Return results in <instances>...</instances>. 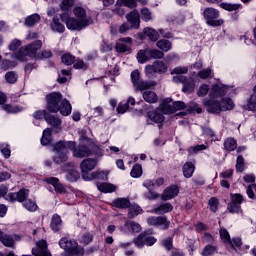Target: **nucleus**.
Returning <instances> with one entry per match:
<instances>
[{"label": "nucleus", "instance_id": "f257e3e1", "mask_svg": "<svg viewBox=\"0 0 256 256\" xmlns=\"http://www.w3.org/2000/svg\"><path fill=\"white\" fill-rule=\"evenodd\" d=\"M46 109L49 113H61L64 117L71 115V103L67 99H63V95L59 92H52L46 95Z\"/></svg>", "mask_w": 256, "mask_h": 256}, {"label": "nucleus", "instance_id": "f03ea898", "mask_svg": "<svg viewBox=\"0 0 256 256\" xmlns=\"http://www.w3.org/2000/svg\"><path fill=\"white\" fill-rule=\"evenodd\" d=\"M75 149L74 141H60L54 145L55 156L54 163L60 165L69 159V150Z\"/></svg>", "mask_w": 256, "mask_h": 256}, {"label": "nucleus", "instance_id": "7ed1b4c3", "mask_svg": "<svg viewBox=\"0 0 256 256\" xmlns=\"http://www.w3.org/2000/svg\"><path fill=\"white\" fill-rule=\"evenodd\" d=\"M42 47L43 42H41V40H35L34 42L21 47L18 53L14 55V58L18 59V61H24L25 57H32L33 59H37V56L39 55L37 54V51H39V49Z\"/></svg>", "mask_w": 256, "mask_h": 256}, {"label": "nucleus", "instance_id": "20e7f679", "mask_svg": "<svg viewBox=\"0 0 256 256\" xmlns=\"http://www.w3.org/2000/svg\"><path fill=\"white\" fill-rule=\"evenodd\" d=\"M98 160L93 158H86L80 163V169L82 173V179L84 181H91V179H97L101 177V172H93L89 176V172L93 171L97 167Z\"/></svg>", "mask_w": 256, "mask_h": 256}, {"label": "nucleus", "instance_id": "39448f33", "mask_svg": "<svg viewBox=\"0 0 256 256\" xmlns=\"http://www.w3.org/2000/svg\"><path fill=\"white\" fill-rule=\"evenodd\" d=\"M61 21L66 24L67 29L70 31H81V29H85V27H89L91 25V20H83L79 21L75 18H70L69 14L63 13L60 15Z\"/></svg>", "mask_w": 256, "mask_h": 256}, {"label": "nucleus", "instance_id": "423d86ee", "mask_svg": "<svg viewBox=\"0 0 256 256\" xmlns=\"http://www.w3.org/2000/svg\"><path fill=\"white\" fill-rule=\"evenodd\" d=\"M202 15L210 27H221L224 23L223 19H219L220 12L216 8L206 7Z\"/></svg>", "mask_w": 256, "mask_h": 256}, {"label": "nucleus", "instance_id": "0eeeda50", "mask_svg": "<svg viewBox=\"0 0 256 256\" xmlns=\"http://www.w3.org/2000/svg\"><path fill=\"white\" fill-rule=\"evenodd\" d=\"M133 243L136 247H153L157 243V238L153 236V229H148L138 235L137 238L134 239Z\"/></svg>", "mask_w": 256, "mask_h": 256}, {"label": "nucleus", "instance_id": "6e6552de", "mask_svg": "<svg viewBox=\"0 0 256 256\" xmlns=\"http://www.w3.org/2000/svg\"><path fill=\"white\" fill-rule=\"evenodd\" d=\"M59 247L70 255H77L79 253V243H77V240H69L67 237H63L59 241Z\"/></svg>", "mask_w": 256, "mask_h": 256}, {"label": "nucleus", "instance_id": "1a4fd4ad", "mask_svg": "<svg viewBox=\"0 0 256 256\" xmlns=\"http://www.w3.org/2000/svg\"><path fill=\"white\" fill-rule=\"evenodd\" d=\"M174 83H182L183 93H193L195 91V81L193 79H187V77L183 75H176L172 78Z\"/></svg>", "mask_w": 256, "mask_h": 256}, {"label": "nucleus", "instance_id": "9d476101", "mask_svg": "<svg viewBox=\"0 0 256 256\" xmlns=\"http://www.w3.org/2000/svg\"><path fill=\"white\" fill-rule=\"evenodd\" d=\"M133 47V38L124 37L120 38L115 45V50L117 53H129Z\"/></svg>", "mask_w": 256, "mask_h": 256}, {"label": "nucleus", "instance_id": "9b49d317", "mask_svg": "<svg viewBox=\"0 0 256 256\" xmlns=\"http://www.w3.org/2000/svg\"><path fill=\"white\" fill-rule=\"evenodd\" d=\"M27 197H29V190L22 188L18 192H10L7 194L6 201H11L12 203H15V201H18V203H25Z\"/></svg>", "mask_w": 256, "mask_h": 256}, {"label": "nucleus", "instance_id": "f8f14e48", "mask_svg": "<svg viewBox=\"0 0 256 256\" xmlns=\"http://www.w3.org/2000/svg\"><path fill=\"white\" fill-rule=\"evenodd\" d=\"M21 236L17 234H6L0 230V243L4 245V247H9L10 249H15V241H19Z\"/></svg>", "mask_w": 256, "mask_h": 256}, {"label": "nucleus", "instance_id": "ddd939ff", "mask_svg": "<svg viewBox=\"0 0 256 256\" xmlns=\"http://www.w3.org/2000/svg\"><path fill=\"white\" fill-rule=\"evenodd\" d=\"M202 104L204 105V107H206V110L208 111V113H215L216 115H219V113H222L223 111L221 102L217 100H211V99L205 98L202 101Z\"/></svg>", "mask_w": 256, "mask_h": 256}, {"label": "nucleus", "instance_id": "4468645a", "mask_svg": "<svg viewBox=\"0 0 256 256\" xmlns=\"http://www.w3.org/2000/svg\"><path fill=\"white\" fill-rule=\"evenodd\" d=\"M73 153V157H76L77 159H83L85 157H89L93 155V152L91 149L85 145H79L77 147V144L74 142V149H70Z\"/></svg>", "mask_w": 256, "mask_h": 256}, {"label": "nucleus", "instance_id": "2eb2a0df", "mask_svg": "<svg viewBox=\"0 0 256 256\" xmlns=\"http://www.w3.org/2000/svg\"><path fill=\"white\" fill-rule=\"evenodd\" d=\"M32 255L35 256H51V253L47 250V241L40 240L36 243V247L32 249Z\"/></svg>", "mask_w": 256, "mask_h": 256}, {"label": "nucleus", "instance_id": "dca6fc26", "mask_svg": "<svg viewBox=\"0 0 256 256\" xmlns=\"http://www.w3.org/2000/svg\"><path fill=\"white\" fill-rule=\"evenodd\" d=\"M179 195V187L176 185L168 186L161 195L162 201H170V199H175Z\"/></svg>", "mask_w": 256, "mask_h": 256}, {"label": "nucleus", "instance_id": "f3484780", "mask_svg": "<svg viewBox=\"0 0 256 256\" xmlns=\"http://www.w3.org/2000/svg\"><path fill=\"white\" fill-rule=\"evenodd\" d=\"M227 86L223 84H215L212 86L210 91L211 99H217V97H225L227 95Z\"/></svg>", "mask_w": 256, "mask_h": 256}, {"label": "nucleus", "instance_id": "a211bd4d", "mask_svg": "<svg viewBox=\"0 0 256 256\" xmlns=\"http://www.w3.org/2000/svg\"><path fill=\"white\" fill-rule=\"evenodd\" d=\"M171 211H173V204L166 202L153 208L151 213H154L155 215H165L167 213H171Z\"/></svg>", "mask_w": 256, "mask_h": 256}, {"label": "nucleus", "instance_id": "6ab92c4d", "mask_svg": "<svg viewBox=\"0 0 256 256\" xmlns=\"http://www.w3.org/2000/svg\"><path fill=\"white\" fill-rule=\"evenodd\" d=\"M126 20L130 23L132 29H137L141 23L139 19V12H137V10H133L127 14Z\"/></svg>", "mask_w": 256, "mask_h": 256}, {"label": "nucleus", "instance_id": "aec40b11", "mask_svg": "<svg viewBox=\"0 0 256 256\" xmlns=\"http://www.w3.org/2000/svg\"><path fill=\"white\" fill-rule=\"evenodd\" d=\"M185 107L186 106L183 101H177L174 102L172 106L169 104L164 105L163 112L169 115L171 113H175V111H181V109H185Z\"/></svg>", "mask_w": 256, "mask_h": 256}, {"label": "nucleus", "instance_id": "412c9836", "mask_svg": "<svg viewBox=\"0 0 256 256\" xmlns=\"http://www.w3.org/2000/svg\"><path fill=\"white\" fill-rule=\"evenodd\" d=\"M147 117L153 123H163L165 121V115H163L162 110L150 111L147 113Z\"/></svg>", "mask_w": 256, "mask_h": 256}, {"label": "nucleus", "instance_id": "4be33fe9", "mask_svg": "<svg viewBox=\"0 0 256 256\" xmlns=\"http://www.w3.org/2000/svg\"><path fill=\"white\" fill-rule=\"evenodd\" d=\"M50 227L52 231H54V233L61 231L63 227V220L61 219V216H59V214H54L52 216Z\"/></svg>", "mask_w": 256, "mask_h": 256}, {"label": "nucleus", "instance_id": "5701e85b", "mask_svg": "<svg viewBox=\"0 0 256 256\" xmlns=\"http://www.w3.org/2000/svg\"><path fill=\"white\" fill-rule=\"evenodd\" d=\"M112 206L116 207V209H129L131 201L127 198H116L112 201Z\"/></svg>", "mask_w": 256, "mask_h": 256}, {"label": "nucleus", "instance_id": "b1692460", "mask_svg": "<svg viewBox=\"0 0 256 256\" xmlns=\"http://www.w3.org/2000/svg\"><path fill=\"white\" fill-rule=\"evenodd\" d=\"M142 97L146 103H157L159 101V96H157V93H155L152 90H146L142 93Z\"/></svg>", "mask_w": 256, "mask_h": 256}, {"label": "nucleus", "instance_id": "393cba45", "mask_svg": "<svg viewBox=\"0 0 256 256\" xmlns=\"http://www.w3.org/2000/svg\"><path fill=\"white\" fill-rule=\"evenodd\" d=\"M183 175L186 179H191L195 173V164L193 162H186L182 167Z\"/></svg>", "mask_w": 256, "mask_h": 256}, {"label": "nucleus", "instance_id": "a878e982", "mask_svg": "<svg viewBox=\"0 0 256 256\" xmlns=\"http://www.w3.org/2000/svg\"><path fill=\"white\" fill-rule=\"evenodd\" d=\"M97 189L102 193H113V191L117 190V186L107 182H102V183H97Z\"/></svg>", "mask_w": 256, "mask_h": 256}, {"label": "nucleus", "instance_id": "bb28decb", "mask_svg": "<svg viewBox=\"0 0 256 256\" xmlns=\"http://www.w3.org/2000/svg\"><path fill=\"white\" fill-rule=\"evenodd\" d=\"M45 121L46 123H48V125L55 127V129L61 130V119H59V117L53 116L48 113V115L45 116Z\"/></svg>", "mask_w": 256, "mask_h": 256}, {"label": "nucleus", "instance_id": "cd10ccee", "mask_svg": "<svg viewBox=\"0 0 256 256\" xmlns=\"http://www.w3.org/2000/svg\"><path fill=\"white\" fill-rule=\"evenodd\" d=\"M53 141V129L47 128L43 131L41 145H50Z\"/></svg>", "mask_w": 256, "mask_h": 256}, {"label": "nucleus", "instance_id": "c85d7f7f", "mask_svg": "<svg viewBox=\"0 0 256 256\" xmlns=\"http://www.w3.org/2000/svg\"><path fill=\"white\" fill-rule=\"evenodd\" d=\"M124 227H126V229H128V231H131L132 233H141V224L135 221L126 220L124 223Z\"/></svg>", "mask_w": 256, "mask_h": 256}, {"label": "nucleus", "instance_id": "c756f323", "mask_svg": "<svg viewBox=\"0 0 256 256\" xmlns=\"http://www.w3.org/2000/svg\"><path fill=\"white\" fill-rule=\"evenodd\" d=\"M137 61L141 64L147 63V61H151L148 48L138 51Z\"/></svg>", "mask_w": 256, "mask_h": 256}, {"label": "nucleus", "instance_id": "7c9ffc66", "mask_svg": "<svg viewBox=\"0 0 256 256\" xmlns=\"http://www.w3.org/2000/svg\"><path fill=\"white\" fill-rule=\"evenodd\" d=\"M156 46L158 47V49H160L164 53H167L168 51H171V49L173 47L171 42L169 40H165V39L159 40L156 43Z\"/></svg>", "mask_w": 256, "mask_h": 256}, {"label": "nucleus", "instance_id": "2f4dec72", "mask_svg": "<svg viewBox=\"0 0 256 256\" xmlns=\"http://www.w3.org/2000/svg\"><path fill=\"white\" fill-rule=\"evenodd\" d=\"M39 21H41V16L39 14H32L26 17L24 25H26V27H33V25L39 23Z\"/></svg>", "mask_w": 256, "mask_h": 256}, {"label": "nucleus", "instance_id": "473e14b6", "mask_svg": "<svg viewBox=\"0 0 256 256\" xmlns=\"http://www.w3.org/2000/svg\"><path fill=\"white\" fill-rule=\"evenodd\" d=\"M73 13L79 21H89V19H87V11H85L83 7L74 8Z\"/></svg>", "mask_w": 256, "mask_h": 256}, {"label": "nucleus", "instance_id": "72a5a7b5", "mask_svg": "<svg viewBox=\"0 0 256 256\" xmlns=\"http://www.w3.org/2000/svg\"><path fill=\"white\" fill-rule=\"evenodd\" d=\"M220 103L222 111H231L235 109V103H233L231 98H223Z\"/></svg>", "mask_w": 256, "mask_h": 256}, {"label": "nucleus", "instance_id": "f704fd0d", "mask_svg": "<svg viewBox=\"0 0 256 256\" xmlns=\"http://www.w3.org/2000/svg\"><path fill=\"white\" fill-rule=\"evenodd\" d=\"M224 149L225 151H235L237 149V140L234 138H226L224 140Z\"/></svg>", "mask_w": 256, "mask_h": 256}, {"label": "nucleus", "instance_id": "c9c22d12", "mask_svg": "<svg viewBox=\"0 0 256 256\" xmlns=\"http://www.w3.org/2000/svg\"><path fill=\"white\" fill-rule=\"evenodd\" d=\"M151 87H155V82L140 81L136 84V89L142 93L144 91H149Z\"/></svg>", "mask_w": 256, "mask_h": 256}, {"label": "nucleus", "instance_id": "e433bc0d", "mask_svg": "<svg viewBox=\"0 0 256 256\" xmlns=\"http://www.w3.org/2000/svg\"><path fill=\"white\" fill-rule=\"evenodd\" d=\"M52 31H56L57 33H64L65 32V26L59 22L58 17L53 18V22L51 24Z\"/></svg>", "mask_w": 256, "mask_h": 256}, {"label": "nucleus", "instance_id": "4c0bfd02", "mask_svg": "<svg viewBox=\"0 0 256 256\" xmlns=\"http://www.w3.org/2000/svg\"><path fill=\"white\" fill-rule=\"evenodd\" d=\"M128 208H129L128 217L130 219H133V217H137V215H141V213H143V209H141V206L139 205H132Z\"/></svg>", "mask_w": 256, "mask_h": 256}, {"label": "nucleus", "instance_id": "58836bf2", "mask_svg": "<svg viewBox=\"0 0 256 256\" xmlns=\"http://www.w3.org/2000/svg\"><path fill=\"white\" fill-rule=\"evenodd\" d=\"M144 34L150 41H157L159 39V32L152 28H144Z\"/></svg>", "mask_w": 256, "mask_h": 256}, {"label": "nucleus", "instance_id": "ea45409f", "mask_svg": "<svg viewBox=\"0 0 256 256\" xmlns=\"http://www.w3.org/2000/svg\"><path fill=\"white\" fill-rule=\"evenodd\" d=\"M64 170L68 172L67 173L68 181H77L81 177V174L75 168H72L71 170H68V169H64Z\"/></svg>", "mask_w": 256, "mask_h": 256}, {"label": "nucleus", "instance_id": "a19ab883", "mask_svg": "<svg viewBox=\"0 0 256 256\" xmlns=\"http://www.w3.org/2000/svg\"><path fill=\"white\" fill-rule=\"evenodd\" d=\"M215 253H217V246L208 244L203 248L201 255L202 256H211V255H215Z\"/></svg>", "mask_w": 256, "mask_h": 256}, {"label": "nucleus", "instance_id": "79ce46f5", "mask_svg": "<svg viewBox=\"0 0 256 256\" xmlns=\"http://www.w3.org/2000/svg\"><path fill=\"white\" fill-rule=\"evenodd\" d=\"M23 207L30 212H35L38 209L37 202L31 199H27L25 202H23Z\"/></svg>", "mask_w": 256, "mask_h": 256}, {"label": "nucleus", "instance_id": "37998d69", "mask_svg": "<svg viewBox=\"0 0 256 256\" xmlns=\"http://www.w3.org/2000/svg\"><path fill=\"white\" fill-rule=\"evenodd\" d=\"M131 177L137 179L143 175V167L141 164H135L130 172Z\"/></svg>", "mask_w": 256, "mask_h": 256}, {"label": "nucleus", "instance_id": "c03bdc74", "mask_svg": "<svg viewBox=\"0 0 256 256\" xmlns=\"http://www.w3.org/2000/svg\"><path fill=\"white\" fill-rule=\"evenodd\" d=\"M75 59V56L71 53H65L61 57L62 63L66 66L73 65L75 63Z\"/></svg>", "mask_w": 256, "mask_h": 256}, {"label": "nucleus", "instance_id": "a18cd8bd", "mask_svg": "<svg viewBox=\"0 0 256 256\" xmlns=\"http://www.w3.org/2000/svg\"><path fill=\"white\" fill-rule=\"evenodd\" d=\"M148 54L150 59H163V57H165L163 52L153 48H148Z\"/></svg>", "mask_w": 256, "mask_h": 256}, {"label": "nucleus", "instance_id": "49530a36", "mask_svg": "<svg viewBox=\"0 0 256 256\" xmlns=\"http://www.w3.org/2000/svg\"><path fill=\"white\" fill-rule=\"evenodd\" d=\"M155 73H167V64L163 61L154 62Z\"/></svg>", "mask_w": 256, "mask_h": 256}, {"label": "nucleus", "instance_id": "de8ad7c7", "mask_svg": "<svg viewBox=\"0 0 256 256\" xmlns=\"http://www.w3.org/2000/svg\"><path fill=\"white\" fill-rule=\"evenodd\" d=\"M171 222L167 220L165 216H158L156 227H161L162 229H169Z\"/></svg>", "mask_w": 256, "mask_h": 256}, {"label": "nucleus", "instance_id": "09e8293b", "mask_svg": "<svg viewBox=\"0 0 256 256\" xmlns=\"http://www.w3.org/2000/svg\"><path fill=\"white\" fill-rule=\"evenodd\" d=\"M2 109H3V111H6V113H19V112L23 111L22 107L12 106L9 104L3 105Z\"/></svg>", "mask_w": 256, "mask_h": 256}, {"label": "nucleus", "instance_id": "8fccbe9b", "mask_svg": "<svg viewBox=\"0 0 256 256\" xmlns=\"http://www.w3.org/2000/svg\"><path fill=\"white\" fill-rule=\"evenodd\" d=\"M236 171L243 173L245 171V159L243 156H238L236 160Z\"/></svg>", "mask_w": 256, "mask_h": 256}, {"label": "nucleus", "instance_id": "3c124183", "mask_svg": "<svg viewBox=\"0 0 256 256\" xmlns=\"http://www.w3.org/2000/svg\"><path fill=\"white\" fill-rule=\"evenodd\" d=\"M208 205L212 213H217V211L219 210V199L215 197L210 198Z\"/></svg>", "mask_w": 256, "mask_h": 256}, {"label": "nucleus", "instance_id": "603ef678", "mask_svg": "<svg viewBox=\"0 0 256 256\" xmlns=\"http://www.w3.org/2000/svg\"><path fill=\"white\" fill-rule=\"evenodd\" d=\"M117 5H124L125 7H129V9H133L137 7V0H117Z\"/></svg>", "mask_w": 256, "mask_h": 256}, {"label": "nucleus", "instance_id": "864d4df0", "mask_svg": "<svg viewBox=\"0 0 256 256\" xmlns=\"http://www.w3.org/2000/svg\"><path fill=\"white\" fill-rule=\"evenodd\" d=\"M5 80H6V83H9L10 85L17 83V73L13 71L7 72L5 74Z\"/></svg>", "mask_w": 256, "mask_h": 256}, {"label": "nucleus", "instance_id": "5fc2aeb1", "mask_svg": "<svg viewBox=\"0 0 256 256\" xmlns=\"http://www.w3.org/2000/svg\"><path fill=\"white\" fill-rule=\"evenodd\" d=\"M0 152L4 155L5 159H9L11 157V149L6 143H0Z\"/></svg>", "mask_w": 256, "mask_h": 256}, {"label": "nucleus", "instance_id": "6e6d98bb", "mask_svg": "<svg viewBox=\"0 0 256 256\" xmlns=\"http://www.w3.org/2000/svg\"><path fill=\"white\" fill-rule=\"evenodd\" d=\"M220 239L224 243H231V236L229 235V232L225 228H220Z\"/></svg>", "mask_w": 256, "mask_h": 256}, {"label": "nucleus", "instance_id": "4d7b16f0", "mask_svg": "<svg viewBox=\"0 0 256 256\" xmlns=\"http://www.w3.org/2000/svg\"><path fill=\"white\" fill-rule=\"evenodd\" d=\"M185 73H189V68L187 66H178L171 72L172 75H185Z\"/></svg>", "mask_w": 256, "mask_h": 256}, {"label": "nucleus", "instance_id": "13d9d810", "mask_svg": "<svg viewBox=\"0 0 256 256\" xmlns=\"http://www.w3.org/2000/svg\"><path fill=\"white\" fill-rule=\"evenodd\" d=\"M207 149V146L204 144L192 146L188 149L189 155H195V153H199V151H205Z\"/></svg>", "mask_w": 256, "mask_h": 256}, {"label": "nucleus", "instance_id": "bf43d9fd", "mask_svg": "<svg viewBox=\"0 0 256 256\" xmlns=\"http://www.w3.org/2000/svg\"><path fill=\"white\" fill-rule=\"evenodd\" d=\"M220 7L225 11H237L241 5L239 4H229V3H221Z\"/></svg>", "mask_w": 256, "mask_h": 256}, {"label": "nucleus", "instance_id": "052dcab7", "mask_svg": "<svg viewBox=\"0 0 256 256\" xmlns=\"http://www.w3.org/2000/svg\"><path fill=\"white\" fill-rule=\"evenodd\" d=\"M229 213H239L241 211V205L235 202H230L227 206Z\"/></svg>", "mask_w": 256, "mask_h": 256}, {"label": "nucleus", "instance_id": "680f3d73", "mask_svg": "<svg viewBox=\"0 0 256 256\" xmlns=\"http://www.w3.org/2000/svg\"><path fill=\"white\" fill-rule=\"evenodd\" d=\"M15 67V62L11 60H3L1 63V69L7 71L8 69H13Z\"/></svg>", "mask_w": 256, "mask_h": 256}, {"label": "nucleus", "instance_id": "e2e57ef3", "mask_svg": "<svg viewBox=\"0 0 256 256\" xmlns=\"http://www.w3.org/2000/svg\"><path fill=\"white\" fill-rule=\"evenodd\" d=\"M170 21H172V23H178V24L184 23L185 15L183 14L174 15L170 17Z\"/></svg>", "mask_w": 256, "mask_h": 256}, {"label": "nucleus", "instance_id": "0e129e2a", "mask_svg": "<svg viewBox=\"0 0 256 256\" xmlns=\"http://www.w3.org/2000/svg\"><path fill=\"white\" fill-rule=\"evenodd\" d=\"M139 78H140L139 70L132 71V73H131V81H132V83H133V85L135 87L140 82Z\"/></svg>", "mask_w": 256, "mask_h": 256}, {"label": "nucleus", "instance_id": "69168bd1", "mask_svg": "<svg viewBox=\"0 0 256 256\" xmlns=\"http://www.w3.org/2000/svg\"><path fill=\"white\" fill-rule=\"evenodd\" d=\"M74 69H87V64L81 59H75V62L73 63Z\"/></svg>", "mask_w": 256, "mask_h": 256}, {"label": "nucleus", "instance_id": "338daca9", "mask_svg": "<svg viewBox=\"0 0 256 256\" xmlns=\"http://www.w3.org/2000/svg\"><path fill=\"white\" fill-rule=\"evenodd\" d=\"M231 202L241 205L243 203V195L241 194H231Z\"/></svg>", "mask_w": 256, "mask_h": 256}, {"label": "nucleus", "instance_id": "774afa93", "mask_svg": "<svg viewBox=\"0 0 256 256\" xmlns=\"http://www.w3.org/2000/svg\"><path fill=\"white\" fill-rule=\"evenodd\" d=\"M198 77H200V79H209V77H211V70H210V68H206V69L200 71L198 73Z\"/></svg>", "mask_w": 256, "mask_h": 256}]
</instances>
